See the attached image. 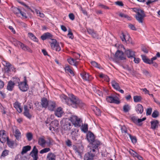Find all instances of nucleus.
Returning <instances> with one entry per match:
<instances>
[{"instance_id":"obj_46","label":"nucleus","mask_w":160,"mask_h":160,"mask_svg":"<svg viewBox=\"0 0 160 160\" xmlns=\"http://www.w3.org/2000/svg\"><path fill=\"white\" fill-rule=\"evenodd\" d=\"M71 135L72 137V139L73 140H77L76 137L77 136V133H76V132L75 131H72L71 133Z\"/></svg>"},{"instance_id":"obj_31","label":"nucleus","mask_w":160,"mask_h":160,"mask_svg":"<svg viewBox=\"0 0 160 160\" xmlns=\"http://www.w3.org/2000/svg\"><path fill=\"white\" fill-rule=\"evenodd\" d=\"M126 53L128 58H133L135 56L134 52L133 51H126Z\"/></svg>"},{"instance_id":"obj_39","label":"nucleus","mask_w":160,"mask_h":160,"mask_svg":"<svg viewBox=\"0 0 160 160\" xmlns=\"http://www.w3.org/2000/svg\"><path fill=\"white\" fill-rule=\"evenodd\" d=\"M12 10L15 14H17L20 13L21 10L17 8L12 7Z\"/></svg>"},{"instance_id":"obj_52","label":"nucleus","mask_w":160,"mask_h":160,"mask_svg":"<svg viewBox=\"0 0 160 160\" xmlns=\"http://www.w3.org/2000/svg\"><path fill=\"white\" fill-rule=\"evenodd\" d=\"M125 36H126L124 34L123 32H122L121 35L120 36V38L122 41L124 42L125 40H126Z\"/></svg>"},{"instance_id":"obj_34","label":"nucleus","mask_w":160,"mask_h":160,"mask_svg":"<svg viewBox=\"0 0 160 160\" xmlns=\"http://www.w3.org/2000/svg\"><path fill=\"white\" fill-rule=\"evenodd\" d=\"M51 126H52L53 128H55L57 127H58L59 126L58 121L56 120H54L51 123Z\"/></svg>"},{"instance_id":"obj_49","label":"nucleus","mask_w":160,"mask_h":160,"mask_svg":"<svg viewBox=\"0 0 160 160\" xmlns=\"http://www.w3.org/2000/svg\"><path fill=\"white\" fill-rule=\"evenodd\" d=\"M91 64L93 66L95 67L99 68H100V65L95 61H92L91 62Z\"/></svg>"},{"instance_id":"obj_23","label":"nucleus","mask_w":160,"mask_h":160,"mask_svg":"<svg viewBox=\"0 0 160 160\" xmlns=\"http://www.w3.org/2000/svg\"><path fill=\"white\" fill-rule=\"evenodd\" d=\"M68 62L71 65H74L77 67L78 64V62L72 58H70L67 60Z\"/></svg>"},{"instance_id":"obj_25","label":"nucleus","mask_w":160,"mask_h":160,"mask_svg":"<svg viewBox=\"0 0 160 160\" xmlns=\"http://www.w3.org/2000/svg\"><path fill=\"white\" fill-rule=\"evenodd\" d=\"M15 85V83L11 81H9L8 83L7 86V89L10 91H12Z\"/></svg>"},{"instance_id":"obj_30","label":"nucleus","mask_w":160,"mask_h":160,"mask_svg":"<svg viewBox=\"0 0 160 160\" xmlns=\"http://www.w3.org/2000/svg\"><path fill=\"white\" fill-rule=\"evenodd\" d=\"M114 46L116 47L117 50H122L123 48L124 50H126L123 45L122 44L119 43H116L114 45ZM126 50H131L130 49H127Z\"/></svg>"},{"instance_id":"obj_37","label":"nucleus","mask_w":160,"mask_h":160,"mask_svg":"<svg viewBox=\"0 0 160 160\" xmlns=\"http://www.w3.org/2000/svg\"><path fill=\"white\" fill-rule=\"evenodd\" d=\"M142 99V97L139 96H135L133 97V100L135 102H139L141 101Z\"/></svg>"},{"instance_id":"obj_60","label":"nucleus","mask_w":160,"mask_h":160,"mask_svg":"<svg viewBox=\"0 0 160 160\" xmlns=\"http://www.w3.org/2000/svg\"><path fill=\"white\" fill-rule=\"evenodd\" d=\"M69 18L72 20H73L75 19V16L73 13H70L68 15Z\"/></svg>"},{"instance_id":"obj_15","label":"nucleus","mask_w":160,"mask_h":160,"mask_svg":"<svg viewBox=\"0 0 160 160\" xmlns=\"http://www.w3.org/2000/svg\"><path fill=\"white\" fill-rule=\"evenodd\" d=\"M14 129H15V130L14 132V135L16 137V139L18 140L21 137V133L19 130L16 128V127L15 126L12 127L13 131Z\"/></svg>"},{"instance_id":"obj_19","label":"nucleus","mask_w":160,"mask_h":160,"mask_svg":"<svg viewBox=\"0 0 160 160\" xmlns=\"http://www.w3.org/2000/svg\"><path fill=\"white\" fill-rule=\"evenodd\" d=\"M136 110L138 113L142 114L143 112V108L142 105L138 104L135 107Z\"/></svg>"},{"instance_id":"obj_12","label":"nucleus","mask_w":160,"mask_h":160,"mask_svg":"<svg viewBox=\"0 0 160 160\" xmlns=\"http://www.w3.org/2000/svg\"><path fill=\"white\" fill-rule=\"evenodd\" d=\"M112 86L116 90L119 91L122 93H124V91L120 89L119 84L114 80L112 81L111 82Z\"/></svg>"},{"instance_id":"obj_9","label":"nucleus","mask_w":160,"mask_h":160,"mask_svg":"<svg viewBox=\"0 0 160 160\" xmlns=\"http://www.w3.org/2000/svg\"><path fill=\"white\" fill-rule=\"evenodd\" d=\"M130 118L132 121L136 124H139L141 122L146 119L145 117L143 118L142 119H139L137 117L133 115L131 116Z\"/></svg>"},{"instance_id":"obj_28","label":"nucleus","mask_w":160,"mask_h":160,"mask_svg":"<svg viewBox=\"0 0 160 160\" xmlns=\"http://www.w3.org/2000/svg\"><path fill=\"white\" fill-rule=\"evenodd\" d=\"M141 57L143 61L145 63L151 64V60L148 58L146 56L144 55H141Z\"/></svg>"},{"instance_id":"obj_41","label":"nucleus","mask_w":160,"mask_h":160,"mask_svg":"<svg viewBox=\"0 0 160 160\" xmlns=\"http://www.w3.org/2000/svg\"><path fill=\"white\" fill-rule=\"evenodd\" d=\"M7 141L8 146L12 148L14 146L15 143L13 141L9 140L8 138Z\"/></svg>"},{"instance_id":"obj_53","label":"nucleus","mask_w":160,"mask_h":160,"mask_svg":"<svg viewBox=\"0 0 160 160\" xmlns=\"http://www.w3.org/2000/svg\"><path fill=\"white\" fill-rule=\"evenodd\" d=\"M128 26L130 28L133 30L136 31L137 30L134 25L132 24L129 23L128 25Z\"/></svg>"},{"instance_id":"obj_8","label":"nucleus","mask_w":160,"mask_h":160,"mask_svg":"<svg viewBox=\"0 0 160 160\" xmlns=\"http://www.w3.org/2000/svg\"><path fill=\"white\" fill-rule=\"evenodd\" d=\"M107 101L110 103L118 104L120 102L119 99L117 96H109L107 98Z\"/></svg>"},{"instance_id":"obj_1","label":"nucleus","mask_w":160,"mask_h":160,"mask_svg":"<svg viewBox=\"0 0 160 160\" xmlns=\"http://www.w3.org/2000/svg\"><path fill=\"white\" fill-rule=\"evenodd\" d=\"M87 138L88 141L91 143L88 152L85 154L84 160H93L96 156V151H98V147L100 144L99 141L94 140V134L91 132H89L87 134Z\"/></svg>"},{"instance_id":"obj_54","label":"nucleus","mask_w":160,"mask_h":160,"mask_svg":"<svg viewBox=\"0 0 160 160\" xmlns=\"http://www.w3.org/2000/svg\"><path fill=\"white\" fill-rule=\"evenodd\" d=\"M9 151L6 150H4L2 152L1 156L2 157H5L7 156L8 153Z\"/></svg>"},{"instance_id":"obj_17","label":"nucleus","mask_w":160,"mask_h":160,"mask_svg":"<svg viewBox=\"0 0 160 160\" xmlns=\"http://www.w3.org/2000/svg\"><path fill=\"white\" fill-rule=\"evenodd\" d=\"M52 37V36L49 32H46L44 33L41 36V38L42 40H44L47 39H50L51 40V38Z\"/></svg>"},{"instance_id":"obj_5","label":"nucleus","mask_w":160,"mask_h":160,"mask_svg":"<svg viewBox=\"0 0 160 160\" xmlns=\"http://www.w3.org/2000/svg\"><path fill=\"white\" fill-rule=\"evenodd\" d=\"M70 121L68 118L63 119L62 121V123L63 124V128L65 130H69L71 128V124Z\"/></svg>"},{"instance_id":"obj_7","label":"nucleus","mask_w":160,"mask_h":160,"mask_svg":"<svg viewBox=\"0 0 160 160\" xmlns=\"http://www.w3.org/2000/svg\"><path fill=\"white\" fill-rule=\"evenodd\" d=\"M114 57L116 59L123 60L125 59V56L122 51H117Z\"/></svg>"},{"instance_id":"obj_3","label":"nucleus","mask_w":160,"mask_h":160,"mask_svg":"<svg viewBox=\"0 0 160 160\" xmlns=\"http://www.w3.org/2000/svg\"><path fill=\"white\" fill-rule=\"evenodd\" d=\"M137 15L135 17L136 19L139 23H142L143 18L146 17L144 11L140 9H137Z\"/></svg>"},{"instance_id":"obj_14","label":"nucleus","mask_w":160,"mask_h":160,"mask_svg":"<svg viewBox=\"0 0 160 160\" xmlns=\"http://www.w3.org/2000/svg\"><path fill=\"white\" fill-rule=\"evenodd\" d=\"M80 75L82 79L84 80L89 81L92 79V77L85 72L81 73Z\"/></svg>"},{"instance_id":"obj_20","label":"nucleus","mask_w":160,"mask_h":160,"mask_svg":"<svg viewBox=\"0 0 160 160\" xmlns=\"http://www.w3.org/2000/svg\"><path fill=\"white\" fill-rule=\"evenodd\" d=\"M46 143V142L43 137L40 138L38 139V144L42 147H45V144Z\"/></svg>"},{"instance_id":"obj_50","label":"nucleus","mask_w":160,"mask_h":160,"mask_svg":"<svg viewBox=\"0 0 160 160\" xmlns=\"http://www.w3.org/2000/svg\"><path fill=\"white\" fill-rule=\"evenodd\" d=\"M3 64L6 67H10L11 64L8 62L3 61Z\"/></svg>"},{"instance_id":"obj_47","label":"nucleus","mask_w":160,"mask_h":160,"mask_svg":"<svg viewBox=\"0 0 160 160\" xmlns=\"http://www.w3.org/2000/svg\"><path fill=\"white\" fill-rule=\"evenodd\" d=\"M50 150V149L49 148H45L41 150L40 151V153L42 154L45 153H46L49 152Z\"/></svg>"},{"instance_id":"obj_35","label":"nucleus","mask_w":160,"mask_h":160,"mask_svg":"<svg viewBox=\"0 0 160 160\" xmlns=\"http://www.w3.org/2000/svg\"><path fill=\"white\" fill-rule=\"evenodd\" d=\"M131 109V106L128 104L124 105L123 108V111L125 112H127L129 111Z\"/></svg>"},{"instance_id":"obj_45","label":"nucleus","mask_w":160,"mask_h":160,"mask_svg":"<svg viewBox=\"0 0 160 160\" xmlns=\"http://www.w3.org/2000/svg\"><path fill=\"white\" fill-rule=\"evenodd\" d=\"M128 135L133 143H135L137 142V139L135 137L132 136L131 134H128Z\"/></svg>"},{"instance_id":"obj_59","label":"nucleus","mask_w":160,"mask_h":160,"mask_svg":"<svg viewBox=\"0 0 160 160\" xmlns=\"http://www.w3.org/2000/svg\"><path fill=\"white\" fill-rule=\"evenodd\" d=\"M152 109L151 108H148L146 112L147 115H150L152 113Z\"/></svg>"},{"instance_id":"obj_13","label":"nucleus","mask_w":160,"mask_h":160,"mask_svg":"<svg viewBox=\"0 0 160 160\" xmlns=\"http://www.w3.org/2000/svg\"><path fill=\"white\" fill-rule=\"evenodd\" d=\"M20 89L22 92L27 91L28 88V85L25 82H22L18 85Z\"/></svg>"},{"instance_id":"obj_2","label":"nucleus","mask_w":160,"mask_h":160,"mask_svg":"<svg viewBox=\"0 0 160 160\" xmlns=\"http://www.w3.org/2000/svg\"><path fill=\"white\" fill-rule=\"evenodd\" d=\"M60 98L62 102H65L69 105L72 106L73 108H82L84 105V103L81 101L72 94L69 95V99L64 95H61Z\"/></svg>"},{"instance_id":"obj_64","label":"nucleus","mask_w":160,"mask_h":160,"mask_svg":"<svg viewBox=\"0 0 160 160\" xmlns=\"http://www.w3.org/2000/svg\"><path fill=\"white\" fill-rule=\"evenodd\" d=\"M87 32L89 34H91V35L94 32V31L93 29L88 28L87 29Z\"/></svg>"},{"instance_id":"obj_40","label":"nucleus","mask_w":160,"mask_h":160,"mask_svg":"<svg viewBox=\"0 0 160 160\" xmlns=\"http://www.w3.org/2000/svg\"><path fill=\"white\" fill-rule=\"evenodd\" d=\"M82 130L84 132H86L88 130V125L87 124L82 125L81 127Z\"/></svg>"},{"instance_id":"obj_22","label":"nucleus","mask_w":160,"mask_h":160,"mask_svg":"<svg viewBox=\"0 0 160 160\" xmlns=\"http://www.w3.org/2000/svg\"><path fill=\"white\" fill-rule=\"evenodd\" d=\"M56 155L52 153H49L47 156L46 160H56Z\"/></svg>"},{"instance_id":"obj_57","label":"nucleus","mask_w":160,"mask_h":160,"mask_svg":"<svg viewBox=\"0 0 160 160\" xmlns=\"http://www.w3.org/2000/svg\"><path fill=\"white\" fill-rule=\"evenodd\" d=\"M18 2L19 3L21 4V5L24 6L25 7H26L28 9H30V8L29 6L27 5L26 4H25L24 2H21V1L18 0H17Z\"/></svg>"},{"instance_id":"obj_27","label":"nucleus","mask_w":160,"mask_h":160,"mask_svg":"<svg viewBox=\"0 0 160 160\" xmlns=\"http://www.w3.org/2000/svg\"><path fill=\"white\" fill-rule=\"evenodd\" d=\"M159 122L158 120H156L151 122V128L153 129H155L158 127Z\"/></svg>"},{"instance_id":"obj_44","label":"nucleus","mask_w":160,"mask_h":160,"mask_svg":"<svg viewBox=\"0 0 160 160\" xmlns=\"http://www.w3.org/2000/svg\"><path fill=\"white\" fill-rule=\"evenodd\" d=\"M96 114L97 116H99L101 114V112L100 109L98 108L95 107L93 110Z\"/></svg>"},{"instance_id":"obj_48","label":"nucleus","mask_w":160,"mask_h":160,"mask_svg":"<svg viewBox=\"0 0 160 160\" xmlns=\"http://www.w3.org/2000/svg\"><path fill=\"white\" fill-rule=\"evenodd\" d=\"M26 137H27L28 140V141H30L32 139V134L31 133L28 132V133H27V134H26Z\"/></svg>"},{"instance_id":"obj_62","label":"nucleus","mask_w":160,"mask_h":160,"mask_svg":"<svg viewBox=\"0 0 160 160\" xmlns=\"http://www.w3.org/2000/svg\"><path fill=\"white\" fill-rule=\"evenodd\" d=\"M99 6L102 8H104L105 9H109V7L108 6L101 4H99Z\"/></svg>"},{"instance_id":"obj_32","label":"nucleus","mask_w":160,"mask_h":160,"mask_svg":"<svg viewBox=\"0 0 160 160\" xmlns=\"http://www.w3.org/2000/svg\"><path fill=\"white\" fill-rule=\"evenodd\" d=\"M28 34V36L32 40L36 42H38V38L32 33L29 32Z\"/></svg>"},{"instance_id":"obj_24","label":"nucleus","mask_w":160,"mask_h":160,"mask_svg":"<svg viewBox=\"0 0 160 160\" xmlns=\"http://www.w3.org/2000/svg\"><path fill=\"white\" fill-rule=\"evenodd\" d=\"M14 107L17 109L18 112L21 113L22 111V109L21 107L20 104L18 102H16L14 104Z\"/></svg>"},{"instance_id":"obj_6","label":"nucleus","mask_w":160,"mask_h":160,"mask_svg":"<svg viewBox=\"0 0 160 160\" xmlns=\"http://www.w3.org/2000/svg\"><path fill=\"white\" fill-rule=\"evenodd\" d=\"M52 41L50 42V45L52 49L54 50H61L59 43L56 39H51Z\"/></svg>"},{"instance_id":"obj_61","label":"nucleus","mask_w":160,"mask_h":160,"mask_svg":"<svg viewBox=\"0 0 160 160\" xmlns=\"http://www.w3.org/2000/svg\"><path fill=\"white\" fill-rule=\"evenodd\" d=\"M116 5L120 6H123L124 5L122 2L121 1H118L115 2Z\"/></svg>"},{"instance_id":"obj_11","label":"nucleus","mask_w":160,"mask_h":160,"mask_svg":"<svg viewBox=\"0 0 160 160\" xmlns=\"http://www.w3.org/2000/svg\"><path fill=\"white\" fill-rule=\"evenodd\" d=\"M38 150L35 146H34L30 155L33 158V160H37L38 157Z\"/></svg>"},{"instance_id":"obj_10","label":"nucleus","mask_w":160,"mask_h":160,"mask_svg":"<svg viewBox=\"0 0 160 160\" xmlns=\"http://www.w3.org/2000/svg\"><path fill=\"white\" fill-rule=\"evenodd\" d=\"M4 130L0 131V141L2 143H4L8 139V137L7 136Z\"/></svg>"},{"instance_id":"obj_4","label":"nucleus","mask_w":160,"mask_h":160,"mask_svg":"<svg viewBox=\"0 0 160 160\" xmlns=\"http://www.w3.org/2000/svg\"><path fill=\"white\" fill-rule=\"evenodd\" d=\"M69 119L75 127L81 126V124L82 121L81 119L77 116L72 115Z\"/></svg>"},{"instance_id":"obj_36","label":"nucleus","mask_w":160,"mask_h":160,"mask_svg":"<svg viewBox=\"0 0 160 160\" xmlns=\"http://www.w3.org/2000/svg\"><path fill=\"white\" fill-rule=\"evenodd\" d=\"M65 70L67 73L69 72L72 76L74 75L73 72L70 68L69 66H67L65 68Z\"/></svg>"},{"instance_id":"obj_56","label":"nucleus","mask_w":160,"mask_h":160,"mask_svg":"<svg viewBox=\"0 0 160 160\" xmlns=\"http://www.w3.org/2000/svg\"><path fill=\"white\" fill-rule=\"evenodd\" d=\"M68 36L69 38H71V39H72L74 38L73 33L71 30L69 31Z\"/></svg>"},{"instance_id":"obj_43","label":"nucleus","mask_w":160,"mask_h":160,"mask_svg":"<svg viewBox=\"0 0 160 160\" xmlns=\"http://www.w3.org/2000/svg\"><path fill=\"white\" fill-rule=\"evenodd\" d=\"M128 38H129L128 40L126 39V40L124 41L127 44H131L132 45H133L134 44V43L132 42V39L129 36H128Z\"/></svg>"},{"instance_id":"obj_55","label":"nucleus","mask_w":160,"mask_h":160,"mask_svg":"<svg viewBox=\"0 0 160 160\" xmlns=\"http://www.w3.org/2000/svg\"><path fill=\"white\" fill-rule=\"evenodd\" d=\"M91 35L93 38H98V35L97 33L96 32L94 31Z\"/></svg>"},{"instance_id":"obj_33","label":"nucleus","mask_w":160,"mask_h":160,"mask_svg":"<svg viewBox=\"0 0 160 160\" xmlns=\"http://www.w3.org/2000/svg\"><path fill=\"white\" fill-rule=\"evenodd\" d=\"M31 148V147L29 146H27L24 147L22 149V150L21 152L22 154H23L27 152L28 151H29Z\"/></svg>"},{"instance_id":"obj_58","label":"nucleus","mask_w":160,"mask_h":160,"mask_svg":"<svg viewBox=\"0 0 160 160\" xmlns=\"http://www.w3.org/2000/svg\"><path fill=\"white\" fill-rule=\"evenodd\" d=\"M121 130L122 131V132L124 133H127V130L126 127L124 126H122L121 128Z\"/></svg>"},{"instance_id":"obj_16","label":"nucleus","mask_w":160,"mask_h":160,"mask_svg":"<svg viewBox=\"0 0 160 160\" xmlns=\"http://www.w3.org/2000/svg\"><path fill=\"white\" fill-rule=\"evenodd\" d=\"M24 115L27 118L29 119H30L32 117V115L30 113L29 110L28 109V107L26 105H25L24 107Z\"/></svg>"},{"instance_id":"obj_42","label":"nucleus","mask_w":160,"mask_h":160,"mask_svg":"<svg viewBox=\"0 0 160 160\" xmlns=\"http://www.w3.org/2000/svg\"><path fill=\"white\" fill-rule=\"evenodd\" d=\"M159 112L157 110L154 111L152 114V117L153 118H156L158 117L159 115Z\"/></svg>"},{"instance_id":"obj_38","label":"nucleus","mask_w":160,"mask_h":160,"mask_svg":"<svg viewBox=\"0 0 160 160\" xmlns=\"http://www.w3.org/2000/svg\"><path fill=\"white\" fill-rule=\"evenodd\" d=\"M18 44L19 45L21 48H22L23 50H25L26 49V50H28V47L22 43L19 42H18Z\"/></svg>"},{"instance_id":"obj_63","label":"nucleus","mask_w":160,"mask_h":160,"mask_svg":"<svg viewBox=\"0 0 160 160\" xmlns=\"http://www.w3.org/2000/svg\"><path fill=\"white\" fill-rule=\"evenodd\" d=\"M19 13H20L23 17L24 18H25L26 19L28 17L26 16V13L24 12H23L21 10Z\"/></svg>"},{"instance_id":"obj_26","label":"nucleus","mask_w":160,"mask_h":160,"mask_svg":"<svg viewBox=\"0 0 160 160\" xmlns=\"http://www.w3.org/2000/svg\"><path fill=\"white\" fill-rule=\"evenodd\" d=\"M49 102L47 99L43 98L41 99V105L43 108H46L47 107Z\"/></svg>"},{"instance_id":"obj_29","label":"nucleus","mask_w":160,"mask_h":160,"mask_svg":"<svg viewBox=\"0 0 160 160\" xmlns=\"http://www.w3.org/2000/svg\"><path fill=\"white\" fill-rule=\"evenodd\" d=\"M141 57L143 61L145 63L151 64V60L148 58L146 56L144 55H141Z\"/></svg>"},{"instance_id":"obj_51","label":"nucleus","mask_w":160,"mask_h":160,"mask_svg":"<svg viewBox=\"0 0 160 160\" xmlns=\"http://www.w3.org/2000/svg\"><path fill=\"white\" fill-rule=\"evenodd\" d=\"M129 152L132 155L133 157H136L138 156V154L136 152H134V151H133L132 150H130Z\"/></svg>"},{"instance_id":"obj_18","label":"nucleus","mask_w":160,"mask_h":160,"mask_svg":"<svg viewBox=\"0 0 160 160\" xmlns=\"http://www.w3.org/2000/svg\"><path fill=\"white\" fill-rule=\"evenodd\" d=\"M47 107H48V109L49 110L52 111L54 110L56 108V104L54 102L50 101L48 102Z\"/></svg>"},{"instance_id":"obj_21","label":"nucleus","mask_w":160,"mask_h":160,"mask_svg":"<svg viewBox=\"0 0 160 160\" xmlns=\"http://www.w3.org/2000/svg\"><path fill=\"white\" fill-rule=\"evenodd\" d=\"M55 115L58 117H60L62 116L63 114V112L62 108L61 107H59L57 108L55 112Z\"/></svg>"}]
</instances>
